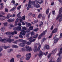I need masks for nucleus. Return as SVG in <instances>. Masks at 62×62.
Wrapping results in <instances>:
<instances>
[{"mask_svg": "<svg viewBox=\"0 0 62 62\" xmlns=\"http://www.w3.org/2000/svg\"><path fill=\"white\" fill-rule=\"evenodd\" d=\"M21 29V27L20 26H18L16 28V30L17 31H20Z\"/></svg>", "mask_w": 62, "mask_h": 62, "instance_id": "19", "label": "nucleus"}, {"mask_svg": "<svg viewBox=\"0 0 62 62\" xmlns=\"http://www.w3.org/2000/svg\"><path fill=\"white\" fill-rule=\"evenodd\" d=\"M43 55V52L42 51H39L38 54V56L39 57H41Z\"/></svg>", "mask_w": 62, "mask_h": 62, "instance_id": "4", "label": "nucleus"}, {"mask_svg": "<svg viewBox=\"0 0 62 62\" xmlns=\"http://www.w3.org/2000/svg\"><path fill=\"white\" fill-rule=\"evenodd\" d=\"M38 30H39L38 29L36 28V29H34V31H37Z\"/></svg>", "mask_w": 62, "mask_h": 62, "instance_id": "55", "label": "nucleus"}, {"mask_svg": "<svg viewBox=\"0 0 62 62\" xmlns=\"http://www.w3.org/2000/svg\"><path fill=\"white\" fill-rule=\"evenodd\" d=\"M4 49H7V48H10V46H4Z\"/></svg>", "mask_w": 62, "mask_h": 62, "instance_id": "35", "label": "nucleus"}, {"mask_svg": "<svg viewBox=\"0 0 62 62\" xmlns=\"http://www.w3.org/2000/svg\"><path fill=\"white\" fill-rule=\"evenodd\" d=\"M26 33V31H21L20 32V34L19 37L20 38H23V36H25V33Z\"/></svg>", "mask_w": 62, "mask_h": 62, "instance_id": "2", "label": "nucleus"}, {"mask_svg": "<svg viewBox=\"0 0 62 62\" xmlns=\"http://www.w3.org/2000/svg\"><path fill=\"white\" fill-rule=\"evenodd\" d=\"M22 20H24L25 19V16H23L22 17Z\"/></svg>", "mask_w": 62, "mask_h": 62, "instance_id": "46", "label": "nucleus"}, {"mask_svg": "<svg viewBox=\"0 0 62 62\" xmlns=\"http://www.w3.org/2000/svg\"><path fill=\"white\" fill-rule=\"evenodd\" d=\"M26 50L27 51L30 52L33 50V49L31 47H29V46H25Z\"/></svg>", "mask_w": 62, "mask_h": 62, "instance_id": "3", "label": "nucleus"}, {"mask_svg": "<svg viewBox=\"0 0 62 62\" xmlns=\"http://www.w3.org/2000/svg\"><path fill=\"white\" fill-rule=\"evenodd\" d=\"M46 33V31H43V33L41 34V35L42 36H43V35H44L45 34V33Z\"/></svg>", "mask_w": 62, "mask_h": 62, "instance_id": "41", "label": "nucleus"}, {"mask_svg": "<svg viewBox=\"0 0 62 62\" xmlns=\"http://www.w3.org/2000/svg\"><path fill=\"white\" fill-rule=\"evenodd\" d=\"M26 33H29L28 34H26V36L27 38H29V34H30V32L29 31H26Z\"/></svg>", "mask_w": 62, "mask_h": 62, "instance_id": "18", "label": "nucleus"}, {"mask_svg": "<svg viewBox=\"0 0 62 62\" xmlns=\"http://www.w3.org/2000/svg\"><path fill=\"white\" fill-rule=\"evenodd\" d=\"M30 57H27L26 58V60H29L30 59Z\"/></svg>", "mask_w": 62, "mask_h": 62, "instance_id": "63", "label": "nucleus"}, {"mask_svg": "<svg viewBox=\"0 0 62 62\" xmlns=\"http://www.w3.org/2000/svg\"><path fill=\"white\" fill-rule=\"evenodd\" d=\"M56 36H55V37L53 38L54 39V42L55 43H57V41H58V40L59 39L58 38H56Z\"/></svg>", "mask_w": 62, "mask_h": 62, "instance_id": "7", "label": "nucleus"}, {"mask_svg": "<svg viewBox=\"0 0 62 62\" xmlns=\"http://www.w3.org/2000/svg\"><path fill=\"white\" fill-rule=\"evenodd\" d=\"M3 24H4V26H8V23L7 22L3 23Z\"/></svg>", "mask_w": 62, "mask_h": 62, "instance_id": "31", "label": "nucleus"}, {"mask_svg": "<svg viewBox=\"0 0 62 62\" xmlns=\"http://www.w3.org/2000/svg\"><path fill=\"white\" fill-rule=\"evenodd\" d=\"M34 35H35V33L34 32L32 31L31 33V36H33Z\"/></svg>", "mask_w": 62, "mask_h": 62, "instance_id": "36", "label": "nucleus"}, {"mask_svg": "<svg viewBox=\"0 0 62 62\" xmlns=\"http://www.w3.org/2000/svg\"><path fill=\"white\" fill-rule=\"evenodd\" d=\"M56 49H55L53 50L52 52V54H55L56 53Z\"/></svg>", "mask_w": 62, "mask_h": 62, "instance_id": "26", "label": "nucleus"}, {"mask_svg": "<svg viewBox=\"0 0 62 62\" xmlns=\"http://www.w3.org/2000/svg\"><path fill=\"white\" fill-rule=\"evenodd\" d=\"M24 42L23 43H20L19 44V45L21 47H24Z\"/></svg>", "mask_w": 62, "mask_h": 62, "instance_id": "16", "label": "nucleus"}, {"mask_svg": "<svg viewBox=\"0 0 62 62\" xmlns=\"http://www.w3.org/2000/svg\"><path fill=\"white\" fill-rule=\"evenodd\" d=\"M13 48H18V46L16 45H13L12 46Z\"/></svg>", "mask_w": 62, "mask_h": 62, "instance_id": "43", "label": "nucleus"}, {"mask_svg": "<svg viewBox=\"0 0 62 62\" xmlns=\"http://www.w3.org/2000/svg\"><path fill=\"white\" fill-rule=\"evenodd\" d=\"M46 39H47L45 38H43V39L41 41V43L42 44L43 43V42H44V41H45V40H46Z\"/></svg>", "mask_w": 62, "mask_h": 62, "instance_id": "17", "label": "nucleus"}, {"mask_svg": "<svg viewBox=\"0 0 62 62\" xmlns=\"http://www.w3.org/2000/svg\"><path fill=\"white\" fill-rule=\"evenodd\" d=\"M58 1L62 5V0H58Z\"/></svg>", "mask_w": 62, "mask_h": 62, "instance_id": "60", "label": "nucleus"}, {"mask_svg": "<svg viewBox=\"0 0 62 62\" xmlns=\"http://www.w3.org/2000/svg\"><path fill=\"white\" fill-rule=\"evenodd\" d=\"M58 31V29L57 28H55L53 30V31Z\"/></svg>", "mask_w": 62, "mask_h": 62, "instance_id": "53", "label": "nucleus"}, {"mask_svg": "<svg viewBox=\"0 0 62 62\" xmlns=\"http://www.w3.org/2000/svg\"><path fill=\"white\" fill-rule=\"evenodd\" d=\"M21 12H20L18 13L17 15V17H19L20 16V14H21Z\"/></svg>", "mask_w": 62, "mask_h": 62, "instance_id": "40", "label": "nucleus"}, {"mask_svg": "<svg viewBox=\"0 0 62 62\" xmlns=\"http://www.w3.org/2000/svg\"><path fill=\"white\" fill-rule=\"evenodd\" d=\"M24 43V44H26L27 45H30L31 44V42H28L26 41L25 40Z\"/></svg>", "mask_w": 62, "mask_h": 62, "instance_id": "15", "label": "nucleus"}, {"mask_svg": "<svg viewBox=\"0 0 62 62\" xmlns=\"http://www.w3.org/2000/svg\"><path fill=\"white\" fill-rule=\"evenodd\" d=\"M62 11V8H60V10L59 11V14H61V12Z\"/></svg>", "mask_w": 62, "mask_h": 62, "instance_id": "29", "label": "nucleus"}, {"mask_svg": "<svg viewBox=\"0 0 62 62\" xmlns=\"http://www.w3.org/2000/svg\"><path fill=\"white\" fill-rule=\"evenodd\" d=\"M32 4L33 5L34 7H35L37 8L40 7V5L38 4V1H33L32 2Z\"/></svg>", "mask_w": 62, "mask_h": 62, "instance_id": "1", "label": "nucleus"}, {"mask_svg": "<svg viewBox=\"0 0 62 62\" xmlns=\"http://www.w3.org/2000/svg\"><path fill=\"white\" fill-rule=\"evenodd\" d=\"M18 42V41L16 40L13 42V43L14 44H17V42Z\"/></svg>", "mask_w": 62, "mask_h": 62, "instance_id": "49", "label": "nucleus"}, {"mask_svg": "<svg viewBox=\"0 0 62 62\" xmlns=\"http://www.w3.org/2000/svg\"><path fill=\"white\" fill-rule=\"evenodd\" d=\"M19 41L20 42H25V40L22 39H19Z\"/></svg>", "mask_w": 62, "mask_h": 62, "instance_id": "37", "label": "nucleus"}, {"mask_svg": "<svg viewBox=\"0 0 62 62\" xmlns=\"http://www.w3.org/2000/svg\"><path fill=\"white\" fill-rule=\"evenodd\" d=\"M33 50L34 52H36L38 51V47L37 46H34Z\"/></svg>", "mask_w": 62, "mask_h": 62, "instance_id": "9", "label": "nucleus"}, {"mask_svg": "<svg viewBox=\"0 0 62 62\" xmlns=\"http://www.w3.org/2000/svg\"><path fill=\"white\" fill-rule=\"evenodd\" d=\"M16 8V7H14L11 10H10V11H14L15 10Z\"/></svg>", "mask_w": 62, "mask_h": 62, "instance_id": "27", "label": "nucleus"}, {"mask_svg": "<svg viewBox=\"0 0 62 62\" xmlns=\"http://www.w3.org/2000/svg\"><path fill=\"white\" fill-rule=\"evenodd\" d=\"M42 17V14H40L38 16V17L39 18H41Z\"/></svg>", "mask_w": 62, "mask_h": 62, "instance_id": "39", "label": "nucleus"}, {"mask_svg": "<svg viewBox=\"0 0 62 62\" xmlns=\"http://www.w3.org/2000/svg\"><path fill=\"white\" fill-rule=\"evenodd\" d=\"M62 57L61 56H59L58 58V59L57 60V62H60L61 60V59Z\"/></svg>", "mask_w": 62, "mask_h": 62, "instance_id": "10", "label": "nucleus"}, {"mask_svg": "<svg viewBox=\"0 0 62 62\" xmlns=\"http://www.w3.org/2000/svg\"><path fill=\"white\" fill-rule=\"evenodd\" d=\"M52 13L53 15H55V12L54 11H53L52 12Z\"/></svg>", "mask_w": 62, "mask_h": 62, "instance_id": "57", "label": "nucleus"}, {"mask_svg": "<svg viewBox=\"0 0 62 62\" xmlns=\"http://www.w3.org/2000/svg\"><path fill=\"white\" fill-rule=\"evenodd\" d=\"M9 25L10 26V27H14V26L12 24H10Z\"/></svg>", "mask_w": 62, "mask_h": 62, "instance_id": "45", "label": "nucleus"}, {"mask_svg": "<svg viewBox=\"0 0 62 62\" xmlns=\"http://www.w3.org/2000/svg\"><path fill=\"white\" fill-rule=\"evenodd\" d=\"M5 34L6 35H10V34H11L12 35H13L15 33L14 32H13L11 33L10 32H6Z\"/></svg>", "mask_w": 62, "mask_h": 62, "instance_id": "8", "label": "nucleus"}, {"mask_svg": "<svg viewBox=\"0 0 62 62\" xmlns=\"http://www.w3.org/2000/svg\"><path fill=\"white\" fill-rule=\"evenodd\" d=\"M32 39H33V37H31L29 38L28 39H27V40H29V41L31 42V41L32 40Z\"/></svg>", "mask_w": 62, "mask_h": 62, "instance_id": "24", "label": "nucleus"}, {"mask_svg": "<svg viewBox=\"0 0 62 62\" xmlns=\"http://www.w3.org/2000/svg\"><path fill=\"white\" fill-rule=\"evenodd\" d=\"M10 62H14V58H12L11 59Z\"/></svg>", "mask_w": 62, "mask_h": 62, "instance_id": "38", "label": "nucleus"}, {"mask_svg": "<svg viewBox=\"0 0 62 62\" xmlns=\"http://www.w3.org/2000/svg\"><path fill=\"white\" fill-rule=\"evenodd\" d=\"M16 27H14L13 28L14 30V31H16Z\"/></svg>", "mask_w": 62, "mask_h": 62, "instance_id": "62", "label": "nucleus"}, {"mask_svg": "<svg viewBox=\"0 0 62 62\" xmlns=\"http://www.w3.org/2000/svg\"><path fill=\"white\" fill-rule=\"evenodd\" d=\"M18 3H16L14 5V7H17V6H18Z\"/></svg>", "mask_w": 62, "mask_h": 62, "instance_id": "61", "label": "nucleus"}, {"mask_svg": "<svg viewBox=\"0 0 62 62\" xmlns=\"http://www.w3.org/2000/svg\"><path fill=\"white\" fill-rule=\"evenodd\" d=\"M49 10H50V9L49 8L47 9L46 10V14H48L49 13Z\"/></svg>", "mask_w": 62, "mask_h": 62, "instance_id": "30", "label": "nucleus"}, {"mask_svg": "<svg viewBox=\"0 0 62 62\" xmlns=\"http://www.w3.org/2000/svg\"><path fill=\"white\" fill-rule=\"evenodd\" d=\"M0 40L2 42L5 43L6 42H7L8 41V39H7V38H5L3 39H1Z\"/></svg>", "mask_w": 62, "mask_h": 62, "instance_id": "6", "label": "nucleus"}, {"mask_svg": "<svg viewBox=\"0 0 62 62\" xmlns=\"http://www.w3.org/2000/svg\"><path fill=\"white\" fill-rule=\"evenodd\" d=\"M33 29V27L32 26H30L29 27V29L27 30V31H30V30H32Z\"/></svg>", "mask_w": 62, "mask_h": 62, "instance_id": "14", "label": "nucleus"}, {"mask_svg": "<svg viewBox=\"0 0 62 62\" xmlns=\"http://www.w3.org/2000/svg\"><path fill=\"white\" fill-rule=\"evenodd\" d=\"M6 19V17L4 16H3L2 17H1L0 18V21H3L4 20H5Z\"/></svg>", "mask_w": 62, "mask_h": 62, "instance_id": "11", "label": "nucleus"}, {"mask_svg": "<svg viewBox=\"0 0 62 62\" xmlns=\"http://www.w3.org/2000/svg\"><path fill=\"white\" fill-rule=\"evenodd\" d=\"M7 41L9 43H11V41H14V39H10V38L9 37H8V38L7 39Z\"/></svg>", "mask_w": 62, "mask_h": 62, "instance_id": "5", "label": "nucleus"}, {"mask_svg": "<svg viewBox=\"0 0 62 62\" xmlns=\"http://www.w3.org/2000/svg\"><path fill=\"white\" fill-rule=\"evenodd\" d=\"M42 36V35L41 34L38 37V39H41V38Z\"/></svg>", "mask_w": 62, "mask_h": 62, "instance_id": "47", "label": "nucleus"}, {"mask_svg": "<svg viewBox=\"0 0 62 62\" xmlns=\"http://www.w3.org/2000/svg\"><path fill=\"white\" fill-rule=\"evenodd\" d=\"M37 1V3H38L40 5H41L43 3V0H38Z\"/></svg>", "mask_w": 62, "mask_h": 62, "instance_id": "13", "label": "nucleus"}, {"mask_svg": "<svg viewBox=\"0 0 62 62\" xmlns=\"http://www.w3.org/2000/svg\"><path fill=\"white\" fill-rule=\"evenodd\" d=\"M40 43H37L35 44V45H37V46H38V45H40Z\"/></svg>", "mask_w": 62, "mask_h": 62, "instance_id": "64", "label": "nucleus"}, {"mask_svg": "<svg viewBox=\"0 0 62 62\" xmlns=\"http://www.w3.org/2000/svg\"><path fill=\"white\" fill-rule=\"evenodd\" d=\"M9 16H10V15L9 14L6 17L7 19H9Z\"/></svg>", "mask_w": 62, "mask_h": 62, "instance_id": "42", "label": "nucleus"}, {"mask_svg": "<svg viewBox=\"0 0 62 62\" xmlns=\"http://www.w3.org/2000/svg\"><path fill=\"white\" fill-rule=\"evenodd\" d=\"M5 10L6 12H8V9L7 8H5Z\"/></svg>", "mask_w": 62, "mask_h": 62, "instance_id": "48", "label": "nucleus"}, {"mask_svg": "<svg viewBox=\"0 0 62 62\" xmlns=\"http://www.w3.org/2000/svg\"><path fill=\"white\" fill-rule=\"evenodd\" d=\"M0 5H1V8H3V7L4 6H3V5H4V4L3 3H1L0 4Z\"/></svg>", "mask_w": 62, "mask_h": 62, "instance_id": "50", "label": "nucleus"}, {"mask_svg": "<svg viewBox=\"0 0 62 62\" xmlns=\"http://www.w3.org/2000/svg\"><path fill=\"white\" fill-rule=\"evenodd\" d=\"M25 23L26 25H28V27L29 26H31V24L29 23H28L27 22H26Z\"/></svg>", "mask_w": 62, "mask_h": 62, "instance_id": "22", "label": "nucleus"}, {"mask_svg": "<svg viewBox=\"0 0 62 62\" xmlns=\"http://www.w3.org/2000/svg\"><path fill=\"white\" fill-rule=\"evenodd\" d=\"M15 20L14 19H8L7 20V22H13Z\"/></svg>", "mask_w": 62, "mask_h": 62, "instance_id": "12", "label": "nucleus"}, {"mask_svg": "<svg viewBox=\"0 0 62 62\" xmlns=\"http://www.w3.org/2000/svg\"><path fill=\"white\" fill-rule=\"evenodd\" d=\"M21 50L22 51H25V48H21Z\"/></svg>", "mask_w": 62, "mask_h": 62, "instance_id": "52", "label": "nucleus"}, {"mask_svg": "<svg viewBox=\"0 0 62 62\" xmlns=\"http://www.w3.org/2000/svg\"><path fill=\"white\" fill-rule=\"evenodd\" d=\"M31 55V53H28L26 54V56L27 57L30 58V55Z\"/></svg>", "mask_w": 62, "mask_h": 62, "instance_id": "23", "label": "nucleus"}, {"mask_svg": "<svg viewBox=\"0 0 62 62\" xmlns=\"http://www.w3.org/2000/svg\"><path fill=\"white\" fill-rule=\"evenodd\" d=\"M43 24V22H41V23L39 24V26H41V25H42Z\"/></svg>", "mask_w": 62, "mask_h": 62, "instance_id": "54", "label": "nucleus"}, {"mask_svg": "<svg viewBox=\"0 0 62 62\" xmlns=\"http://www.w3.org/2000/svg\"><path fill=\"white\" fill-rule=\"evenodd\" d=\"M22 29L23 30H27V29H26V27H23Z\"/></svg>", "mask_w": 62, "mask_h": 62, "instance_id": "44", "label": "nucleus"}, {"mask_svg": "<svg viewBox=\"0 0 62 62\" xmlns=\"http://www.w3.org/2000/svg\"><path fill=\"white\" fill-rule=\"evenodd\" d=\"M41 45L40 44V45H39L38 47V49H37V51L39 52V51L40 50V48H41Z\"/></svg>", "mask_w": 62, "mask_h": 62, "instance_id": "21", "label": "nucleus"}, {"mask_svg": "<svg viewBox=\"0 0 62 62\" xmlns=\"http://www.w3.org/2000/svg\"><path fill=\"white\" fill-rule=\"evenodd\" d=\"M45 48H46V49L47 50L49 49H50V47L48 45H46L45 46Z\"/></svg>", "mask_w": 62, "mask_h": 62, "instance_id": "25", "label": "nucleus"}, {"mask_svg": "<svg viewBox=\"0 0 62 62\" xmlns=\"http://www.w3.org/2000/svg\"><path fill=\"white\" fill-rule=\"evenodd\" d=\"M16 57H17V58L18 59L19 58H20L21 57V55L19 54H17L16 55Z\"/></svg>", "mask_w": 62, "mask_h": 62, "instance_id": "20", "label": "nucleus"}, {"mask_svg": "<svg viewBox=\"0 0 62 62\" xmlns=\"http://www.w3.org/2000/svg\"><path fill=\"white\" fill-rule=\"evenodd\" d=\"M12 51H13V49H9L8 50V53H11Z\"/></svg>", "mask_w": 62, "mask_h": 62, "instance_id": "32", "label": "nucleus"}, {"mask_svg": "<svg viewBox=\"0 0 62 62\" xmlns=\"http://www.w3.org/2000/svg\"><path fill=\"white\" fill-rule=\"evenodd\" d=\"M29 4H32V1L31 0L29 1Z\"/></svg>", "mask_w": 62, "mask_h": 62, "instance_id": "59", "label": "nucleus"}, {"mask_svg": "<svg viewBox=\"0 0 62 62\" xmlns=\"http://www.w3.org/2000/svg\"><path fill=\"white\" fill-rule=\"evenodd\" d=\"M38 36H39V34H36L34 35L33 36V38H34V39H36V38H38Z\"/></svg>", "mask_w": 62, "mask_h": 62, "instance_id": "28", "label": "nucleus"}, {"mask_svg": "<svg viewBox=\"0 0 62 62\" xmlns=\"http://www.w3.org/2000/svg\"><path fill=\"white\" fill-rule=\"evenodd\" d=\"M0 30L1 31H5V27H3L1 28Z\"/></svg>", "mask_w": 62, "mask_h": 62, "instance_id": "33", "label": "nucleus"}, {"mask_svg": "<svg viewBox=\"0 0 62 62\" xmlns=\"http://www.w3.org/2000/svg\"><path fill=\"white\" fill-rule=\"evenodd\" d=\"M35 40H36V39H32L31 41V42H34V41H35Z\"/></svg>", "mask_w": 62, "mask_h": 62, "instance_id": "56", "label": "nucleus"}, {"mask_svg": "<svg viewBox=\"0 0 62 62\" xmlns=\"http://www.w3.org/2000/svg\"><path fill=\"white\" fill-rule=\"evenodd\" d=\"M15 1L14 0H12L11 2V3L13 5H14L15 4Z\"/></svg>", "mask_w": 62, "mask_h": 62, "instance_id": "34", "label": "nucleus"}, {"mask_svg": "<svg viewBox=\"0 0 62 62\" xmlns=\"http://www.w3.org/2000/svg\"><path fill=\"white\" fill-rule=\"evenodd\" d=\"M31 4H29L28 7L29 8H30L31 7Z\"/></svg>", "mask_w": 62, "mask_h": 62, "instance_id": "51", "label": "nucleus"}, {"mask_svg": "<svg viewBox=\"0 0 62 62\" xmlns=\"http://www.w3.org/2000/svg\"><path fill=\"white\" fill-rule=\"evenodd\" d=\"M60 39L62 38V33H60Z\"/></svg>", "mask_w": 62, "mask_h": 62, "instance_id": "58", "label": "nucleus"}]
</instances>
